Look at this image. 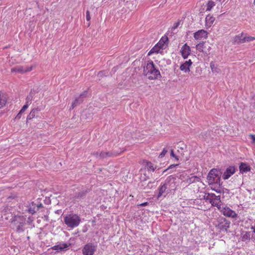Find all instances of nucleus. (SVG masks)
<instances>
[{"mask_svg": "<svg viewBox=\"0 0 255 255\" xmlns=\"http://www.w3.org/2000/svg\"><path fill=\"white\" fill-rule=\"evenodd\" d=\"M70 246V244H67L64 243H60L58 245H55L52 247L53 250H56L58 252L66 250Z\"/></svg>", "mask_w": 255, "mask_h": 255, "instance_id": "obj_18", "label": "nucleus"}, {"mask_svg": "<svg viewBox=\"0 0 255 255\" xmlns=\"http://www.w3.org/2000/svg\"><path fill=\"white\" fill-rule=\"evenodd\" d=\"M244 36L245 33L242 32V33L236 35L234 39V42L235 43H244Z\"/></svg>", "mask_w": 255, "mask_h": 255, "instance_id": "obj_22", "label": "nucleus"}, {"mask_svg": "<svg viewBox=\"0 0 255 255\" xmlns=\"http://www.w3.org/2000/svg\"><path fill=\"white\" fill-rule=\"evenodd\" d=\"M180 24V20H178L177 22H175L173 24V25L172 26V27L171 28V32L172 33H175V29L176 28H177V27L179 26Z\"/></svg>", "mask_w": 255, "mask_h": 255, "instance_id": "obj_35", "label": "nucleus"}, {"mask_svg": "<svg viewBox=\"0 0 255 255\" xmlns=\"http://www.w3.org/2000/svg\"><path fill=\"white\" fill-rule=\"evenodd\" d=\"M254 4H255V0H254Z\"/></svg>", "mask_w": 255, "mask_h": 255, "instance_id": "obj_49", "label": "nucleus"}, {"mask_svg": "<svg viewBox=\"0 0 255 255\" xmlns=\"http://www.w3.org/2000/svg\"><path fill=\"white\" fill-rule=\"evenodd\" d=\"M33 67L30 66H17L11 69V73H18L20 74H23L29 71H31L33 69Z\"/></svg>", "mask_w": 255, "mask_h": 255, "instance_id": "obj_9", "label": "nucleus"}, {"mask_svg": "<svg viewBox=\"0 0 255 255\" xmlns=\"http://www.w3.org/2000/svg\"><path fill=\"white\" fill-rule=\"evenodd\" d=\"M221 174L222 172L220 170L216 168L212 169L208 173L207 177L209 185H222Z\"/></svg>", "mask_w": 255, "mask_h": 255, "instance_id": "obj_2", "label": "nucleus"}, {"mask_svg": "<svg viewBox=\"0 0 255 255\" xmlns=\"http://www.w3.org/2000/svg\"><path fill=\"white\" fill-rule=\"evenodd\" d=\"M239 169L240 172L246 173L251 170V167L248 164L246 163L242 162L239 166Z\"/></svg>", "mask_w": 255, "mask_h": 255, "instance_id": "obj_20", "label": "nucleus"}, {"mask_svg": "<svg viewBox=\"0 0 255 255\" xmlns=\"http://www.w3.org/2000/svg\"><path fill=\"white\" fill-rule=\"evenodd\" d=\"M32 99V97L31 96H28L26 97V102H28V103H29V105L31 103V101Z\"/></svg>", "mask_w": 255, "mask_h": 255, "instance_id": "obj_42", "label": "nucleus"}, {"mask_svg": "<svg viewBox=\"0 0 255 255\" xmlns=\"http://www.w3.org/2000/svg\"><path fill=\"white\" fill-rule=\"evenodd\" d=\"M201 181V179L200 177L197 176H192L189 177L187 179V182L188 184H192L195 182H198Z\"/></svg>", "mask_w": 255, "mask_h": 255, "instance_id": "obj_27", "label": "nucleus"}, {"mask_svg": "<svg viewBox=\"0 0 255 255\" xmlns=\"http://www.w3.org/2000/svg\"><path fill=\"white\" fill-rule=\"evenodd\" d=\"M163 50L160 48L159 45L157 43L148 52V55H150L153 53H158L161 52Z\"/></svg>", "mask_w": 255, "mask_h": 255, "instance_id": "obj_25", "label": "nucleus"}, {"mask_svg": "<svg viewBox=\"0 0 255 255\" xmlns=\"http://www.w3.org/2000/svg\"><path fill=\"white\" fill-rule=\"evenodd\" d=\"M86 20L89 21L91 19V16L90 14V11L89 10L86 11Z\"/></svg>", "mask_w": 255, "mask_h": 255, "instance_id": "obj_40", "label": "nucleus"}, {"mask_svg": "<svg viewBox=\"0 0 255 255\" xmlns=\"http://www.w3.org/2000/svg\"><path fill=\"white\" fill-rule=\"evenodd\" d=\"M215 5V2L212 0L209 1L206 5V11H210Z\"/></svg>", "mask_w": 255, "mask_h": 255, "instance_id": "obj_33", "label": "nucleus"}, {"mask_svg": "<svg viewBox=\"0 0 255 255\" xmlns=\"http://www.w3.org/2000/svg\"><path fill=\"white\" fill-rule=\"evenodd\" d=\"M219 1H221V0H218Z\"/></svg>", "mask_w": 255, "mask_h": 255, "instance_id": "obj_50", "label": "nucleus"}, {"mask_svg": "<svg viewBox=\"0 0 255 255\" xmlns=\"http://www.w3.org/2000/svg\"><path fill=\"white\" fill-rule=\"evenodd\" d=\"M191 52L190 47L186 43L183 45L180 50L182 57L185 59L188 58Z\"/></svg>", "mask_w": 255, "mask_h": 255, "instance_id": "obj_16", "label": "nucleus"}, {"mask_svg": "<svg viewBox=\"0 0 255 255\" xmlns=\"http://www.w3.org/2000/svg\"><path fill=\"white\" fill-rule=\"evenodd\" d=\"M29 105V103H28V102H26V104L23 106V107L20 110V114H23L25 112V111L27 109Z\"/></svg>", "mask_w": 255, "mask_h": 255, "instance_id": "obj_37", "label": "nucleus"}, {"mask_svg": "<svg viewBox=\"0 0 255 255\" xmlns=\"http://www.w3.org/2000/svg\"><path fill=\"white\" fill-rule=\"evenodd\" d=\"M86 96V92L81 94L79 97L76 98L75 101L73 102L70 110L73 109L77 105L80 104L83 101V97Z\"/></svg>", "mask_w": 255, "mask_h": 255, "instance_id": "obj_19", "label": "nucleus"}, {"mask_svg": "<svg viewBox=\"0 0 255 255\" xmlns=\"http://www.w3.org/2000/svg\"><path fill=\"white\" fill-rule=\"evenodd\" d=\"M255 39V37L251 36H247L246 34L245 33L244 36V43L247 42H250L252 41H253Z\"/></svg>", "mask_w": 255, "mask_h": 255, "instance_id": "obj_34", "label": "nucleus"}, {"mask_svg": "<svg viewBox=\"0 0 255 255\" xmlns=\"http://www.w3.org/2000/svg\"><path fill=\"white\" fill-rule=\"evenodd\" d=\"M42 207V205L41 203L36 204V208L37 210H38L40 208H41Z\"/></svg>", "mask_w": 255, "mask_h": 255, "instance_id": "obj_47", "label": "nucleus"}, {"mask_svg": "<svg viewBox=\"0 0 255 255\" xmlns=\"http://www.w3.org/2000/svg\"><path fill=\"white\" fill-rule=\"evenodd\" d=\"M209 202L212 204L213 206L216 207L218 210L219 208L221 209L223 206L221 203L218 202V201L216 200L214 198L212 199L210 201H209Z\"/></svg>", "mask_w": 255, "mask_h": 255, "instance_id": "obj_31", "label": "nucleus"}, {"mask_svg": "<svg viewBox=\"0 0 255 255\" xmlns=\"http://www.w3.org/2000/svg\"><path fill=\"white\" fill-rule=\"evenodd\" d=\"M170 155H171V156H172L173 157H174L177 160H178V158L174 154V151H173V150L172 149L171 150Z\"/></svg>", "mask_w": 255, "mask_h": 255, "instance_id": "obj_41", "label": "nucleus"}, {"mask_svg": "<svg viewBox=\"0 0 255 255\" xmlns=\"http://www.w3.org/2000/svg\"><path fill=\"white\" fill-rule=\"evenodd\" d=\"M196 48L199 52H202L207 55L210 54V51L211 49V47L209 46L207 47L205 42L197 44L196 45Z\"/></svg>", "mask_w": 255, "mask_h": 255, "instance_id": "obj_11", "label": "nucleus"}, {"mask_svg": "<svg viewBox=\"0 0 255 255\" xmlns=\"http://www.w3.org/2000/svg\"><path fill=\"white\" fill-rule=\"evenodd\" d=\"M216 195L214 193H206L204 196V199L207 201H210L212 199H214Z\"/></svg>", "mask_w": 255, "mask_h": 255, "instance_id": "obj_32", "label": "nucleus"}, {"mask_svg": "<svg viewBox=\"0 0 255 255\" xmlns=\"http://www.w3.org/2000/svg\"><path fill=\"white\" fill-rule=\"evenodd\" d=\"M221 185H211V188L218 193H221L223 192V189L221 187Z\"/></svg>", "mask_w": 255, "mask_h": 255, "instance_id": "obj_30", "label": "nucleus"}, {"mask_svg": "<svg viewBox=\"0 0 255 255\" xmlns=\"http://www.w3.org/2000/svg\"><path fill=\"white\" fill-rule=\"evenodd\" d=\"M251 230H252V231H251V232L253 233V235L254 234L255 235V226H252L251 227Z\"/></svg>", "mask_w": 255, "mask_h": 255, "instance_id": "obj_46", "label": "nucleus"}, {"mask_svg": "<svg viewBox=\"0 0 255 255\" xmlns=\"http://www.w3.org/2000/svg\"><path fill=\"white\" fill-rule=\"evenodd\" d=\"M236 172V168L233 166H230L228 167L223 175V178L224 180L229 179Z\"/></svg>", "mask_w": 255, "mask_h": 255, "instance_id": "obj_14", "label": "nucleus"}, {"mask_svg": "<svg viewBox=\"0 0 255 255\" xmlns=\"http://www.w3.org/2000/svg\"><path fill=\"white\" fill-rule=\"evenodd\" d=\"M64 221L68 227L73 229L79 226L81 222V218L77 214H70L64 217Z\"/></svg>", "mask_w": 255, "mask_h": 255, "instance_id": "obj_3", "label": "nucleus"}, {"mask_svg": "<svg viewBox=\"0 0 255 255\" xmlns=\"http://www.w3.org/2000/svg\"><path fill=\"white\" fill-rule=\"evenodd\" d=\"M96 250V246L92 243L85 245L82 250L83 255H93Z\"/></svg>", "mask_w": 255, "mask_h": 255, "instance_id": "obj_7", "label": "nucleus"}, {"mask_svg": "<svg viewBox=\"0 0 255 255\" xmlns=\"http://www.w3.org/2000/svg\"><path fill=\"white\" fill-rule=\"evenodd\" d=\"M118 154L117 153H114L110 151H102L100 152H95L93 155L97 158L105 159L110 157L115 156Z\"/></svg>", "mask_w": 255, "mask_h": 255, "instance_id": "obj_10", "label": "nucleus"}, {"mask_svg": "<svg viewBox=\"0 0 255 255\" xmlns=\"http://www.w3.org/2000/svg\"><path fill=\"white\" fill-rule=\"evenodd\" d=\"M7 101V99L5 95L0 92V109L3 108Z\"/></svg>", "mask_w": 255, "mask_h": 255, "instance_id": "obj_26", "label": "nucleus"}, {"mask_svg": "<svg viewBox=\"0 0 255 255\" xmlns=\"http://www.w3.org/2000/svg\"><path fill=\"white\" fill-rule=\"evenodd\" d=\"M145 163V167L147 170L149 171L154 172L156 168V166H154V164L151 162L145 160L144 161Z\"/></svg>", "mask_w": 255, "mask_h": 255, "instance_id": "obj_23", "label": "nucleus"}, {"mask_svg": "<svg viewBox=\"0 0 255 255\" xmlns=\"http://www.w3.org/2000/svg\"><path fill=\"white\" fill-rule=\"evenodd\" d=\"M175 180L176 179L174 177L170 176L166 178L164 182L165 184H167V187L169 192L175 191L176 189L177 185L176 184Z\"/></svg>", "mask_w": 255, "mask_h": 255, "instance_id": "obj_8", "label": "nucleus"}, {"mask_svg": "<svg viewBox=\"0 0 255 255\" xmlns=\"http://www.w3.org/2000/svg\"><path fill=\"white\" fill-rule=\"evenodd\" d=\"M192 65V62L190 59L186 61L180 66V69L184 73H188L190 71V68Z\"/></svg>", "mask_w": 255, "mask_h": 255, "instance_id": "obj_17", "label": "nucleus"}, {"mask_svg": "<svg viewBox=\"0 0 255 255\" xmlns=\"http://www.w3.org/2000/svg\"><path fill=\"white\" fill-rule=\"evenodd\" d=\"M22 114H20V112H19V113H18V114L16 115V116L15 117V119L16 120H19L21 118V115Z\"/></svg>", "mask_w": 255, "mask_h": 255, "instance_id": "obj_45", "label": "nucleus"}, {"mask_svg": "<svg viewBox=\"0 0 255 255\" xmlns=\"http://www.w3.org/2000/svg\"><path fill=\"white\" fill-rule=\"evenodd\" d=\"M210 66L212 72L213 73H219L220 71V69L218 67V65L216 64L213 61H211L210 63Z\"/></svg>", "mask_w": 255, "mask_h": 255, "instance_id": "obj_24", "label": "nucleus"}, {"mask_svg": "<svg viewBox=\"0 0 255 255\" xmlns=\"http://www.w3.org/2000/svg\"><path fill=\"white\" fill-rule=\"evenodd\" d=\"M143 74L150 80H154L161 77V74L151 60H149L143 67Z\"/></svg>", "mask_w": 255, "mask_h": 255, "instance_id": "obj_1", "label": "nucleus"}, {"mask_svg": "<svg viewBox=\"0 0 255 255\" xmlns=\"http://www.w3.org/2000/svg\"><path fill=\"white\" fill-rule=\"evenodd\" d=\"M167 185V184H165V183L161 184L158 188L159 191L157 196L158 199H159L162 196L165 197L166 195L169 193V191H168Z\"/></svg>", "mask_w": 255, "mask_h": 255, "instance_id": "obj_13", "label": "nucleus"}, {"mask_svg": "<svg viewBox=\"0 0 255 255\" xmlns=\"http://www.w3.org/2000/svg\"><path fill=\"white\" fill-rule=\"evenodd\" d=\"M214 199H216V200L218 201V202L222 203L220 196H216V195Z\"/></svg>", "mask_w": 255, "mask_h": 255, "instance_id": "obj_44", "label": "nucleus"}, {"mask_svg": "<svg viewBox=\"0 0 255 255\" xmlns=\"http://www.w3.org/2000/svg\"><path fill=\"white\" fill-rule=\"evenodd\" d=\"M147 204H148L147 202H144V203H142L139 204L138 206H145Z\"/></svg>", "mask_w": 255, "mask_h": 255, "instance_id": "obj_48", "label": "nucleus"}, {"mask_svg": "<svg viewBox=\"0 0 255 255\" xmlns=\"http://www.w3.org/2000/svg\"><path fill=\"white\" fill-rule=\"evenodd\" d=\"M167 151H168V150L166 148H164L163 149L162 152L159 155L158 157L160 158L163 157L165 155V154H166Z\"/></svg>", "mask_w": 255, "mask_h": 255, "instance_id": "obj_38", "label": "nucleus"}, {"mask_svg": "<svg viewBox=\"0 0 255 255\" xmlns=\"http://www.w3.org/2000/svg\"><path fill=\"white\" fill-rule=\"evenodd\" d=\"M17 232H22L24 231L23 227L25 224V219L23 217H16L13 221Z\"/></svg>", "mask_w": 255, "mask_h": 255, "instance_id": "obj_6", "label": "nucleus"}, {"mask_svg": "<svg viewBox=\"0 0 255 255\" xmlns=\"http://www.w3.org/2000/svg\"><path fill=\"white\" fill-rule=\"evenodd\" d=\"M36 204L34 202L30 203L28 207V212L33 215L36 212Z\"/></svg>", "mask_w": 255, "mask_h": 255, "instance_id": "obj_29", "label": "nucleus"}, {"mask_svg": "<svg viewBox=\"0 0 255 255\" xmlns=\"http://www.w3.org/2000/svg\"><path fill=\"white\" fill-rule=\"evenodd\" d=\"M216 227L220 232H227L230 228L231 222L225 218H221L218 220Z\"/></svg>", "mask_w": 255, "mask_h": 255, "instance_id": "obj_4", "label": "nucleus"}, {"mask_svg": "<svg viewBox=\"0 0 255 255\" xmlns=\"http://www.w3.org/2000/svg\"><path fill=\"white\" fill-rule=\"evenodd\" d=\"M205 21L206 25L210 27L214 23L215 21V18L210 15H208L206 17Z\"/></svg>", "mask_w": 255, "mask_h": 255, "instance_id": "obj_28", "label": "nucleus"}, {"mask_svg": "<svg viewBox=\"0 0 255 255\" xmlns=\"http://www.w3.org/2000/svg\"><path fill=\"white\" fill-rule=\"evenodd\" d=\"M178 165V164H171L165 170H164V172H165L166 171H167L169 169L175 168V167L177 166Z\"/></svg>", "mask_w": 255, "mask_h": 255, "instance_id": "obj_39", "label": "nucleus"}, {"mask_svg": "<svg viewBox=\"0 0 255 255\" xmlns=\"http://www.w3.org/2000/svg\"><path fill=\"white\" fill-rule=\"evenodd\" d=\"M35 112L36 110L35 109H33L30 113V114L28 115L27 117V120H30L32 118H34L35 116Z\"/></svg>", "mask_w": 255, "mask_h": 255, "instance_id": "obj_36", "label": "nucleus"}, {"mask_svg": "<svg viewBox=\"0 0 255 255\" xmlns=\"http://www.w3.org/2000/svg\"><path fill=\"white\" fill-rule=\"evenodd\" d=\"M219 210L224 216L228 218L235 219L238 216L237 213L235 211L227 206H223L221 209L219 208Z\"/></svg>", "mask_w": 255, "mask_h": 255, "instance_id": "obj_5", "label": "nucleus"}, {"mask_svg": "<svg viewBox=\"0 0 255 255\" xmlns=\"http://www.w3.org/2000/svg\"><path fill=\"white\" fill-rule=\"evenodd\" d=\"M249 136L251 137L252 140V143L255 145V135L250 134Z\"/></svg>", "mask_w": 255, "mask_h": 255, "instance_id": "obj_43", "label": "nucleus"}, {"mask_svg": "<svg viewBox=\"0 0 255 255\" xmlns=\"http://www.w3.org/2000/svg\"><path fill=\"white\" fill-rule=\"evenodd\" d=\"M193 36L196 40L206 39L208 37V32L203 29L199 30L194 33Z\"/></svg>", "mask_w": 255, "mask_h": 255, "instance_id": "obj_12", "label": "nucleus"}, {"mask_svg": "<svg viewBox=\"0 0 255 255\" xmlns=\"http://www.w3.org/2000/svg\"><path fill=\"white\" fill-rule=\"evenodd\" d=\"M168 40V37L167 36H163L162 37V38L160 39L159 42L157 43L158 45H159L160 47V48H161L162 50H163L166 47L167 44L166 43H167Z\"/></svg>", "mask_w": 255, "mask_h": 255, "instance_id": "obj_21", "label": "nucleus"}, {"mask_svg": "<svg viewBox=\"0 0 255 255\" xmlns=\"http://www.w3.org/2000/svg\"><path fill=\"white\" fill-rule=\"evenodd\" d=\"M241 238L243 241H249L251 239L255 240L253 236V233L251 231H243L241 233Z\"/></svg>", "mask_w": 255, "mask_h": 255, "instance_id": "obj_15", "label": "nucleus"}]
</instances>
